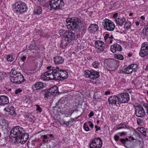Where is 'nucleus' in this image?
<instances>
[{
  "label": "nucleus",
  "instance_id": "obj_26",
  "mask_svg": "<svg viewBox=\"0 0 148 148\" xmlns=\"http://www.w3.org/2000/svg\"><path fill=\"white\" fill-rule=\"evenodd\" d=\"M65 38H67L71 42L75 39V34L71 32H67L66 33Z\"/></svg>",
  "mask_w": 148,
  "mask_h": 148
},
{
  "label": "nucleus",
  "instance_id": "obj_52",
  "mask_svg": "<svg viewBox=\"0 0 148 148\" xmlns=\"http://www.w3.org/2000/svg\"><path fill=\"white\" fill-rule=\"evenodd\" d=\"M21 59L22 61L24 62L25 60L26 59V57L25 56H23L21 57Z\"/></svg>",
  "mask_w": 148,
  "mask_h": 148
},
{
  "label": "nucleus",
  "instance_id": "obj_17",
  "mask_svg": "<svg viewBox=\"0 0 148 148\" xmlns=\"http://www.w3.org/2000/svg\"><path fill=\"white\" fill-rule=\"evenodd\" d=\"M122 47L121 45L116 43L114 44L110 47V50L113 53L121 51Z\"/></svg>",
  "mask_w": 148,
  "mask_h": 148
},
{
  "label": "nucleus",
  "instance_id": "obj_1",
  "mask_svg": "<svg viewBox=\"0 0 148 148\" xmlns=\"http://www.w3.org/2000/svg\"><path fill=\"white\" fill-rule=\"evenodd\" d=\"M10 135L13 138L12 142L14 145L20 143L23 144L28 139V134L25 132L23 128L19 126L13 128L11 130Z\"/></svg>",
  "mask_w": 148,
  "mask_h": 148
},
{
  "label": "nucleus",
  "instance_id": "obj_24",
  "mask_svg": "<svg viewBox=\"0 0 148 148\" xmlns=\"http://www.w3.org/2000/svg\"><path fill=\"white\" fill-rule=\"evenodd\" d=\"M9 102V99L7 96L4 95L0 96V106L6 104Z\"/></svg>",
  "mask_w": 148,
  "mask_h": 148
},
{
  "label": "nucleus",
  "instance_id": "obj_25",
  "mask_svg": "<svg viewBox=\"0 0 148 148\" xmlns=\"http://www.w3.org/2000/svg\"><path fill=\"white\" fill-rule=\"evenodd\" d=\"M54 63L57 65L61 64L63 63L64 61V59L62 57L57 56L53 58Z\"/></svg>",
  "mask_w": 148,
  "mask_h": 148
},
{
  "label": "nucleus",
  "instance_id": "obj_42",
  "mask_svg": "<svg viewBox=\"0 0 148 148\" xmlns=\"http://www.w3.org/2000/svg\"><path fill=\"white\" fill-rule=\"evenodd\" d=\"M36 106L37 107L36 108V111L39 112H41L42 111V108H40V106L38 105H36Z\"/></svg>",
  "mask_w": 148,
  "mask_h": 148
},
{
  "label": "nucleus",
  "instance_id": "obj_59",
  "mask_svg": "<svg viewBox=\"0 0 148 148\" xmlns=\"http://www.w3.org/2000/svg\"><path fill=\"white\" fill-rule=\"evenodd\" d=\"M43 138L47 140V135H44L43 136Z\"/></svg>",
  "mask_w": 148,
  "mask_h": 148
},
{
  "label": "nucleus",
  "instance_id": "obj_36",
  "mask_svg": "<svg viewBox=\"0 0 148 148\" xmlns=\"http://www.w3.org/2000/svg\"><path fill=\"white\" fill-rule=\"evenodd\" d=\"M32 117V116L31 114L26 115L25 116V118L27 120L31 122H32L33 121V119Z\"/></svg>",
  "mask_w": 148,
  "mask_h": 148
},
{
  "label": "nucleus",
  "instance_id": "obj_14",
  "mask_svg": "<svg viewBox=\"0 0 148 148\" xmlns=\"http://www.w3.org/2000/svg\"><path fill=\"white\" fill-rule=\"evenodd\" d=\"M95 44L96 47L97 49V52L98 53L102 52L105 48V45L103 42L99 40H97L95 42Z\"/></svg>",
  "mask_w": 148,
  "mask_h": 148
},
{
  "label": "nucleus",
  "instance_id": "obj_48",
  "mask_svg": "<svg viewBox=\"0 0 148 148\" xmlns=\"http://www.w3.org/2000/svg\"><path fill=\"white\" fill-rule=\"evenodd\" d=\"M118 134H120L121 136H125L126 134V132H119Z\"/></svg>",
  "mask_w": 148,
  "mask_h": 148
},
{
  "label": "nucleus",
  "instance_id": "obj_22",
  "mask_svg": "<svg viewBox=\"0 0 148 148\" xmlns=\"http://www.w3.org/2000/svg\"><path fill=\"white\" fill-rule=\"evenodd\" d=\"M44 84L43 83L38 82L32 86V88L34 91L40 90L43 88Z\"/></svg>",
  "mask_w": 148,
  "mask_h": 148
},
{
  "label": "nucleus",
  "instance_id": "obj_15",
  "mask_svg": "<svg viewBox=\"0 0 148 148\" xmlns=\"http://www.w3.org/2000/svg\"><path fill=\"white\" fill-rule=\"evenodd\" d=\"M58 91V88L57 86H54L50 88L48 92L46 94L45 97L48 98L51 95H53L54 93H56Z\"/></svg>",
  "mask_w": 148,
  "mask_h": 148
},
{
  "label": "nucleus",
  "instance_id": "obj_3",
  "mask_svg": "<svg viewBox=\"0 0 148 148\" xmlns=\"http://www.w3.org/2000/svg\"><path fill=\"white\" fill-rule=\"evenodd\" d=\"M13 10L15 13L21 14L26 12L27 8L25 3L20 1L15 3L13 6Z\"/></svg>",
  "mask_w": 148,
  "mask_h": 148
},
{
  "label": "nucleus",
  "instance_id": "obj_29",
  "mask_svg": "<svg viewBox=\"0 0 148 148\" xmlns=\"http://www.w3.org/2000/svg\"><path fill=\"white\" fill-rule=\"evenodd\" d=\"M42 10L41 7L40 6H36L34 9V12L35 15H39L41 14Z\"/></svg>",
  "mask_w": 148,
  "mask_h": 148
},
{
  "label": "nucleus",
  "instance_id": "obj_57",
  "mask_svg": "<svg viewBox=\"0 0 148 148\" xmlns=\"http://www.w3.org/2000/svg\"><path fill=\"white\" fill-rule=\"evenodd\" d=\"M140 18L143 20H145V17L143 16H142L140 17Z\"/></svg>",
  "mask_w": 148,
  "mask_h": 148
},
{
  "label": "nucleus",
  "instance_id": "obj_38",
  "mask_svg": "<svg viewBox=\"0 0 148 148\" xmlns=\"http://www.w3.org/2000/svg\"><path fill=\"white\" fill-rule=\"evenodd\" d=\"M83 128L86 132H88L89 130V129L88 125L86 123H85L83 125Z\"/></svg>",
  "mask_w": 148,
  "mask_h": 148
},
{
  "label": "nucleus",
  "instance_id": "obj_35",
  "mask_svg": "<svg viewBox=\"0 0 148 148\" xmlns=\"http://www.w3.org/2000/svg\"><path fill=\"white\" fill-rule=\"evenodd\" d=\"M67 31L61 29L59 31V34L60 35L62 36L65 37L66 35V33Z\"/></svg>",
  "mask_w": 148,
  "mask_h": 148
},
{
  "label": "nucleus",
  "instance_id": "obj_8",
  "mask_svg": "<svg viewBox=\"0 0 148 148\" xmlns=\"http://www.w3.org/2000/svg\"><path fill=\"white\" fill-rule=\"evenodd\" d=\"M119 102L121 103H127L130 100V95L127 92L121 93L118 95Z\"/></svg>",
  "mask_w": 148,
  "mask_h": 148
},
{
  "label": "nucleus",
  "instance_id": "obj_23",
  "mask_svg": "<svg viewBox=\"0 0 148 148\" xmlns=\"http://www.w3.org/2000/svg\"><path fill=\"white\" fill-rule=\"evenodd\" d=\"M98 26L97 24H91L88 28V31L91 33L94 34L97 31Z\"/></svg>",
  "mask_w": 148,
  "mask_h": 148
},
{
  "label": "nucleus",
  "instance_id": "obj_18",
  "mask_svg": "<svg viewBox=\"0 0 148 148\" xmlns=\"http://www.w3.org/2000/svg\"><path fill=\"white\" fill-rule=\"evenodd\" d=\"M5 111L9 112L10 115L15 116L16 115V112L14 109V107L11 105L5 108L4 109Z\"/></svg>",
  "mask_w": 148,
  "mask_h": 148
},
{
  "label": "nucleus",
  "instance_id": "obj_55",
  "mask_svg": "<svg viewBox=\"0 0 148 148\" xmlns=\"http://www.w3.org/2000/svg\"><path fill=\"white\" fill-rule=\"evenodd\" d=\"M72 114V113L70 115L69 114H66V113H65V116L66 117H69V116H71V114Z\"/></svg>",
  "mask_w": 148,
  "mask_h": 148
},
{
  "label": "nucleus",
  "instance_id": "obj_53",
  "mask_svg": "<svg viewBox=\"0 0 148 148\" xmlns=\"http://www.w3.org/2000/svg\"><path fill=\"white\" fill-rule=\"evenodd\" d=\"M120 141L123 144H125L126 143L124 139H120Z\"/></svg>",
  "mask_w": 148,
  "mask_h": 148
},
{
  "label": "nucleus",
  "instance_id": "obj_51",
  "mask_svg": "<svg viewBox=\"0 0 148 148\" xmlns=\"http://www.w3.org/2000/svg\"><path fill=\"white\" fill-rule=\"evenodd\" d=\"M111 92L110 91H107L105 92V95H110L111 94Z\"/></svg>",
  "mask_w": 148,
  "mask_h": 148
},
{
  "label": "nucleus",
  "instance_id": "obj_58",
  "mask_svg": "<svg viewBox=\"0 0 148 148\" xmlns=\"http://www.w3.org/2000/svg\"><path fill=\"white\" fill-rule=\"evenodd\" d=\"M140 22L139 21H136L135 22V24L137 26H138L140 24Z\"/></svg>",
  "mask_w": 148,
  "mask_h": 148
},
{
  "label": "nucleus",
  "instance_id": "obj_60",
  "mask_svg": "<svg viewBox=\"0 0 148 148\" xmlns=\"http://www.w3.org/2000/svg\"><path fill=\"white\" fill-rule=\"evenodd\" d=\"M109 40L112 39L113 38V37L112 35H110L109 36Z\"/></svg>",
  "mask_w": 148,
  "mask_h": 148
},
{
  "label": "nucleus",
  "instance_id": "obj_61",
  "mask_svg": "<svg viewBox=\"0 0 148 148\" xmlns=\"http://www.w3.org/2000/svg\"><path fill=\"white\" fill-rule=\"evenodd\" d=\"M130 138L133 141L135 140V139L134 137H130Z\"/></svg>",
  "mask_w": 148,
  "mask_h": 148
},
{
  "label": "nucleus",
  "instance_id": "obj_11",
  "mask_svg": "<svg viewBox=\"0 0 148 148\" xmlns=\"http://www.w3.org/2000/svg\"><path fill=\"white\" fill-rule=\"evenodd\" d=\"M135 114L138 117L143 118L145 116L146 112L143 107L141 106H138L135 108Z\"/></svg>",
  "mask_w": 148,
  "mask_h": 148
},
{
  "label": "nucleus",
  "instance_id": "obj_12",
  "mask_svg": "<svg viewBox=\"0 0 148 148\" xmlns=\"http://www.w3.org/2000/svg\"><path fill=\"white\" fill-rule=\"evenodd\" d=\"M138 65L135 64H132L128 66L123 69V73L127 74L131 73L135 69L137 68Z\"/></svg>",
  "mask_w": 148,
  "mask_h": 148
},
{
  "label": "nucleus",
  "instance_id": "obj_41",
  "mask_svg": "<svg viewBox=\"0 0 148 148\" xmlns=\"http://www.w3.org/2000/svg\"><path fill=\"white\" fill-rule=\"evenodd\" d=\"M109 34H106L104 36V39L105 42H108L109 40Z\"/></svg>",
  "mask_w": 148,
  "mask_h": 148
},
{
  "label": "nucleus",
  "instance_id": "obj_64",
  "mask_svg": "<svg viewBox=\"0 0 148 148\" xmlns=\"http://www.w3.org/2000/svg\"><path fill=\"white\" fill-rule=\"evenodd\" d=\"M133 15V13L131 12L129 14V16H132V15Z\"/></svg>",
  "mask_w": 148,
  "mask_h": 148
},
{
  "label": "nucleus",
  "instance_id": "obj_47",
  "mask_svg": "<svg viewBox=\"0 0 148 148\" xmlns=\"http://www.w3.org/2000/svg\"><path fill=\"white\" fill-rule=\"evenodd\" d=\"M119 138V137L118 136L115 135L114 136V140L116 141H118Z\"/></svg>",
  "mask_w": 148,
  "mask_h": 148
},
{
  "label": "nucleus",
  "instance_id": "obj_62",
  "mask_svg": "<svg viewBox=\"0 0 148 148\" xmlns=\"http://www.w3.org/2000/svg\"><path fill=\"white\" fill-rule=\"evenodd\" d=\"M87 59L88 60H92V59L91 57H89L87 58Z\"/></svg>",
  "mask_w": 148,
  "mask_h": 148
},
{
  "label": "nucleus",
  "instance_id": "obj_40",
  "mask_svg": "<svg viewBox=\"0 0 148 148\" xmlns=\"http://www.w3.org/2000/svg\"><path fill=\"white\" fill-rule=\"evenodd\" d=\"M71 120L72 121H71L69 120L67 122H66L65 121H64V124H65L66 125L68 126L69 125H70L72 123H73L74 121V120L73 119V118H71Z\"/></svg>",
  "mask_w": 148,
  "mask_h": 148
},
{
  "label": "nucleus",
  "instance_id": "obj_39",
  "mask_svg": "<svg viewBox=\"0 0 148 148\" xmlns=\"http://www.w3.org/2000/svg\"><path fill=\"white\" fill-rule=\"evenodd\" d=\"M137 123L138 125L140 126L143 125L144 124L143 121L140 119H137Z\"/></svg>",
  "mask_w": 148,
  "mask_h": 148
},
{
  "label": "nucleus",
  "instance_id": "obj_9",
  "mask_svg": "<svg viewBox=\"0 0 148 148\" xmlns=\"http://www.w3.org/2000/svg\"><path fill=\"white\" fill-rule=\"evenodd\" d=\"M102 142L100 138H94L90 144V148H101Z\"/></svg>",
  "mask_w": 148,
  "mask_h": 148
},
{
  "label": "nucleus",
  "instance_id": "obj_50",
  "mask_svg": "<svg viewBox=\"0 0 148 148\" xmlns=\"http://www.w3.org/2000/svg\"><path fill=\"white\" fill-rule=\"evenodd\" d=\"M94 115V113L93 112H90V113L89 114L88 116L89 118H90L93 116Z\"/></svg>",
  "mask_w": 148,
  "mask_h": 148
},
{
  "label": "nucleus",
  "instance_id": "obj_2",
  "mask_svg": "<svg viewBox=\"0 0 148 148\" xmlns=\"http://www.w3.org/2000/svg\"><path fill=\"white\" fill-rule=\"evenodd\" d=\"M66 21L68 29L75 31L79 29L82 22L80 19L75 17L68 18L66 19Z\"/></svg>",
  "mask_w": 148,
  "mask_h": 148
},
{
  "label": "nucleus",
  "instance_id": "obj_43",
  "mask_svg": "<svg viewBox=\"0 0 148 148\" xmlns=\"http://www.w3.org/2000/svg\"><path fill=\"white\" fill-rule=\"evenodd\" d=\"M143 106L146 110V113L148 114V104L144 103L143 104Z\"/></svg>",
  "mask_w": 148,
  "mask_h": 148
},
{
  "label": "nucleus",
  "instance_id": "obj_28",
  "mask_svg": "<svg viewBox=\"0 0 148 148\" xmlns=\"http://www.w3.org/2000/svg\"><path fill=\"white\" fill-rule=\"evenodd\" d=\"M71 42L67 38L64 37L60 43V46L63 48H65V47L69 44Z\"/></svg>",
  "mask_w": 148,
  "mask_h": 148
},
{
  "label": "nucleus",
  "instance_id": "obj_6",
  "mask_svg": "<svg viewBox=\"0 0 148 148\" xmlns=\"http://www.w3.org/2000/svg\"><path fill=\"white\" fill-rule=\"evenodd\" d=\"M102 24L104 29L108 31H113L115 27L114 23L108 19H105L102 22Z\"/></svg>",
  "mask_w": 148,
  "mask_h": 148
},
{
  "label": "nucleus",
  "instance_id": "obj_63",
  "mask_svg": "<svg viewBox=\"0 0 148 148\" xmlns=\"http://www.w3.org/2000/svg\"><path fill=\"white\" fill-rule=\"evenodd\" d=\"M124 140H125V142H127L128 141V138H125L124 139Z\"/></svg>",
  "mask_w": 148,
  "mask_h": 148
},
{
  "label": "nucleus",
  "instance_id": "obj_20",
  "mask_svg": "<svg viewBox=\"0 0 148 148\" xmlns=\"http://www.w3.org/2000/svg\"><path fill=\"white\" fill-rule=\"evenodd\" d=\"M59 76L58 77L59 80H63L67 78L68 76V73L66 71L60 69L59 73Z\"/></svg>",
  "mask_w": 148,
  "mask_h": 148
},
{
  "label": "nucleus",
  "instance_id": "obj_7",
  "mask_svg": "<svg viewBox=\"0 0 148 148\" xmlns=\"http://www.w3.org/2000/svg\"><path fill=\"white\" fill-rule=\"evenodd\" d=\"M83 75L86 78H88L94 80L99 77L100 75L99 72L93 71L86 70L83 73Z\"/></svg>",
  "mask_w": 148,
  "mask_h": 148
},
{
  "label": "nucleus",
  "instance_id": "obj_16",
  "mask_svg": "<svg viewBox=\"0 0 148 148\" xmlns=\"http://www.w3.org/2000/svg\"><path fill=\"white\" fill-rule=\"evenodd\" d=\"M119 102L118 96L113 95L110 96L108 99V102L109 105L116 106L117 101Z\"/></svg>",
  "mask_w": 148,
  "mask_h": 148
},
{
  "label": "nucleus",
  "instance_id": "obj_10",
  "mask_svg": "<svg viewBox=\"0 0 148 148\" xmlns=\"http://www.w3.org/2000/svg\"><path fill=\"white\" fill-rule=\"evenodd\" d=\"M148 54V43L145 42L142 43L139 51V56L144 58Z\"/></svg>",
  "mask_w": 148,
  "mask_h": 148
},
{
  "label": "nucleus",
  "instance_id": "obj_4",
  "mask_svg": "<svg viewBox=\"0 0 148 148\" xmlns=\"http://www.w3.org/2000/svg\"><path fill=\"white\" fill-rule=\"evenodd\" d=\"M113 18L119 27H122L125 22L126 19L125 17L122 16L121 14L116 13L113 14Z\"/></svg>",
  "mask_w": 148,
  "mask_h": 148
},
{
  "label": "nucleus",
  "instance_id": "obj_13",
  "mask_svg": "<svg viewBox=\"0 0 148 148\" xmlns=\"http://www.w3.org/2000/svg\"><path fill=\"white\" fill-rule=\"evenodd\" d=\"M60 69L58 67H56L49 70L50 73L53 79L58 80L59 76V73Z\"/></svg>",
  "mask_w": 148,
  "mask_h": 148
},
{
  "label": "nucleus",
  "instance_id": "obj_32",
  "mask_svg": "<svg viewBox=\"0 0 148 148\" xmlns=\"http://www.w3.org/2000/svg\"><path fill=\"white\" fill-rule=\"evenodd\" d=\"M92 66L95 69H98L100 66V63L98 61H95L92 64Z\"/></svg>",
  "mask_w": 148,
  "mask_h": 148
},
{
  "label": "nucleus",
  "instance_id": "obj_44",
  "mask_svg": "<svg viewBox=\"0 0 148 148\" xmlns=\"http://www.w3.org/2000/svg\"><path fill=\"white\" fill-rule=\"evenodd\" d=\"M22 91V90L20 89H18L15 90V93L16 95H17Z\"/></svg>",
  "mask_w": 148,
  "mask_h": 148
},
{
  "label": "nucleus",
  "instance_id": "obj_56",
  "mask_svg": "<svg viewBox=\"0 0 148 148\" xmlns=\"http://www.w3.org/2000/svg\"><path fill=\"white\" fill-rule=\"evenodd\" d=\"M113 42V40L112 39L109 40L108 41L107 43H109V44H111Z\"/></svg>",
  "mask_w": 148,
  "mask_h": 148
},
{
  "label": "nucleus",
  "instance_id": "obj_19",
  "mask_svg": "<svg viewBox=\"0 0 148 148\" xmlns=\"http://www.w3.org/2000/svg\"><path fill=\"white\" fill-rule=\"evenodd\" d=\"M52 77L49 71L43 74L41 76V78L44 80L47 81L53 80Z\"/></svg>",
  "mask_w": 148,
  "mask_h": 148
},
{
  "label": "nucleus",
  "instance_id": "obj_27",
  "mask_svg": "<svg viewBox=\"0 0 148 148\" xmlns=\"http://www.w3.org/2000/svg\"><path fill=\"white\" fill-rule=\"evenodd\" d=\"M11 72L12 73V75L10 77H15L18 78L21 77V78H24L23 76L19 72H17L15 70H11Z\"/></svg>",
  "mask_w": 148,
  "mask_h": 148
},
{
  "label": "nucleus",
  "instance_id": "obj_30",
  "mask_svg": "<svg viewBox=\"0 0 148 148\" xmlns=\"http://www.w3.org/2000/svg\"><path fill=\"white\" fill-rule=\"evenodd\" d=\"M7 60L9 62H12L15 59V57L12 54H10L6 55Z\"/></svg>",
  "mask_w": 148,
  "mask_h": 148
},
{
  "label": "nucleus",
  "instance_id": "obj_33",
  "mask_svg": "<svg viewBox=\"0 0 148 148\" xmlns=\"http://www.w3.org/2000/svg\"><path fill=\"white\" fill-rule=\"evenodd\" d=\"M136 129L140 131V133H142L143 136L145 137H147L146 130L144 127H138Z\"/></svg>",
  "mask_w": 148,
  "mask_h": 148
},
{
  "label": "nucleus",
  "instance_id": "obj_21",
  "mask_svg": "<svg viewBox=\"0 0 148 148\" xmlns=\"http://www.w3.org/2000/svg\"><path fill=\"white\" fill-rule=\"evenodd\" d=\"M10 79L11 81L15 84H19L25 81L24 78L18 77H10Z\"/></svg>",
  "mask_w": 148,
  "mask_h": 148
},
{
  "label": "nucleus",
  "instance_id": "obj_45",
  "mask_svg": "<svg viewBox=\"0 0 148 148\" xmlns=\"http://www.w3.org/2000/svg\"><path fill=\"white\" fill-rule=\"evenodd\" d=\"M95 131L96 132L99 130H101V128L100 127H99L97 125H95Z\"/></svg>",
  "mask_w": 148,
  "mask_h": 148
},
{
  "label": "nucleus",
  "instance_id": "obj_37",
  "mask_svg": "<svg viewBox=\"0 0 148 148\" xmlns=\"http://www.w3.org/2000/svg\"><path fill=\"white\" fill-rule=\"evenodd\" d=\"M115 58L117 59L120 60H123L124 59L123 57V56L120 54L115 55L114 56Z\"/></svg>",
  "mask_w": 148,
  "mask_h": 148
},
{
  "label": "nucleus",
  "instance_id": "obj_49",
  "mask_svg": "<svg viewBox=\"0 0 148 148\" xmlns=\"http://www.w3.org/2000/svg\"><path fill=\"white\" fill-rule=\"evenodd\" d=\"M40 148H47V146L45 144H42L40 146Z\"/></svg>",
  "mask_w": 148,
  "mask_h": 148
},
{
  "label": "nucleus",
  "instance_id": "obj_54",
  "mask_svg": "<svg viewBox=\"0 0 148 148\" xmlns=\"http://www.w3.org/2000/svg\"><path fill=\"white\" fill-rule=\"evenodd\" d=\"M42 37H45L46 38H49V35H42Z\"/></svg>",
  "mask_w": 148,
  "mask_h": 148
},
{
  "label": "nucleus",
  "instance_id": "obj_34",
  "mask_svg": "<svg viewBox=\"0 0 148 148\" xmlns=\"http://www.w3.org/2000/svg\"><path fill=\"white\" fill-rule=\"evenodd\" d=\"M124 25V28L126 29L127 30H128L131 26V23L129 22H125Z\"/></svg>",
  "mask_w": 148,
  "mask_h": 148
},
{
  "label": "nucleus",
  "instance_id": "obj_5",
  "mask_svg": "<svg viewBox=\"0 0 148 148\" xmlns=\"http://www.w3.org/2000/svg\"><path fill=\"white\" fill-rule=\"evenodd\" d=\"M49 5L51 8L53 10L61 9L64 6L63 0H51Z\"/></svg>",
  "mask_w": 148,
  "mask_h": 148
},
{
  "label": "nucleus",
  "instance_id": "obj_46",
  "mask_svg": "<svg viewBox=\"0 0 148 148\" xmlns=\"http://www.w3.org/2000/svg\"><path fill=\"white\" fill-rule=\"evenodd\" d=\"M88 123L89 124V125L90 127L92 129H93L94 127V124L93 123L90 121H89L88 122Z\"/></svg>",
  "mask_w": 148,
  "mask_h": 148
},
{
  "label": "nucleus",
  "instance_id": "obj_31",
  "mask_svg": "<svg viewBox=\"0 0 148 148\" xmlns=\"http://www.w3.org/2000/svg\"><path fill=\"white\" fill-rule=\"evenodd\" d=\"M128 127L127 125L124 124H120L118 125L116 127L117 130L125 128L128 129Z\"/></svg>",
  "mask_w": 148,
  "mask_h": 148
}]
</instances>
